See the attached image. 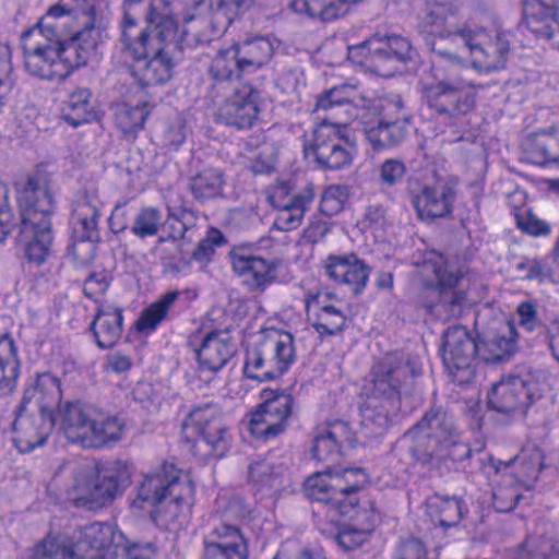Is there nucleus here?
Returning a JSON list of instances; mask_svg holds the SVG:
<instances>
[{
    "mask_svg": "<svg viewBox=\"0 0 559 559\" xmlns=\"http://www.w3.org/2000/svg\"><path fill=\"white\" fill-rule=\"evenodd\" d=\"M120 41L133 59L132 74L142 86L164 84L185 53L174 44L176 20L168 0H123Z\"/></svg>",
    "mask_w": 559,
    "mask_h": 559,
    "instance_id": "obj_1",
    "label": "nucleus"
},
{
    "mask_svg": "<svg viewBox=\"0 0 559 559\" xmlns=\"http://www.w3.org/2000/svg\"><path fill=\"white\" fill-rule=\"evenodd\" d=\"M423 366L415 356L386 354L374 367L372 386L359 406L360 424L370 437L383 433L395 420L402 397L412 395Z\"/></svg>",
    "mask_w": 559,
    "mask_h": 559,
    "instance_id": "obj_2",
    "label": "nucleus"
},
{
    "mask_svg": "<svg viewBox=\"0 0 559 559\" xmlns=\"http://www.w3.org/2000/svg\"><path fill=\"white\" fill-rule=\"evenodd\" d=\"M396 449L406 453L415 466L427 471L449 468L448 462L463 463L472 454L454 415L437 405L399 439Z\"/></svg>",
    "mask_w": 559,
    "mask_h": 559,
    "instance_id": "obj_3",
    "label": "nucleus"
},
{
    "mask_svg": "<svg viewBox=\"0 0 559 559\" xmlns=\"http://www.w3.org/2000/svg\"><path fill=\"white\" fill-rule=\"evenodd\" d=\"M154 554L152 544H130L116 526L93 523L81 531L75 546L67 537L48 536L31 559H152Z\"/></svg>",
    "mask_w": 559,
    "mask_h": 559,
    "instance_id": "obj_4",
    "label": "nucleus"
},
{
    "mask_svg": "<svg viewBox=\"0 0 559 559\" xmlns=\"http://www.w3.org/2000/svg\"><path fill=\"white\" fill-rule=\"evenodd\" d=\"M21 222L16 241L29 263L41 265L51 254L53 240L51 216L55 205L43 178L28 177L17 190Z\"/></svg>",
    "mask_w": 559,
    "mask_h": 559,
    "instance_id": "obj_5",
    "label": "nucleus"
},
{
    "mask_svg": "<svg viewBox=\"0 0 559 559\" xmlns=\"http://www.w3.org/2000/svg\"><path fill=\"white\" fill-rule=\"evenodd\" d=\"M421 282L417 305L441 320L457 318L463 312L466 293L460 287L463 274L449 267L444 257L428 251L414 262Z\"/></svg>",
    "mask_w": 559,
    "mask_h": 559,
    "instance_id": "obj_6",
    "label": "nucleus"
},
{
    "mask_svg": "<svg viewBox=\"0 0 559 559\" xmlns=\"http://www.w3.org/2000/svg\"><path fill=\"white\" fill-rule=\"evenodd\" d=\"M366 483L367 474L360 467L328 468L310 475L302 485V492L309 500L326 508L330 521L335 522L355 511Z\"/></svg>",
    "mask_w": 559,
    "mask_h": 559,
    "instance_id": "obj_7",
    "label": "nucleus"
},
{
    "mask_svg": "<svg viewBox=\"0 0 559 559\" xmlns=\"http://www.w3.org/2000/svg\"><path fill=\"white\" fill-rule=\"evenodd\" d=\"M129 478L128 465L122 461L84 465L73 476L68 499L87 511L103 509L122 496Z\"/></svg>",
    "mask_w": 559,
    "mask_h": 559,
    "instance_id": "obj_8",
    "label": "nucleus"
},
{
    "mask_svg": "<svg viewBox=\"0 0 559 559\" xmlns=\"http://www.w3.org/2000/svg\"><path fill=\"white\" fill-rule=\"evenodd\" d=\"M295 361L294 335L272 330L246 349L243 374L259 382L272 381L286 373Z\"/></svg>",
    "mask_w": 559,
    "mask_h": 559,
    "instance_id": "obj_9",
    "label": "nucleus"
},
{
    "mask_svg": "<svg viewBox=\"0 0 559 559\" xmlns=\"http://www.w3.org/2000/svg\"><path fill=\"white\" fill-rule=\"evenodd\" d=\"M99 205L100 201L95 189L79 192L72 203L68 253L80 266L87 265L94 260L97 243L100 241Z\"/></svg>",
    "mask_w": 559,
    "mask_h": 559,
    "instance_id": "obj_10",
    "label": "nucleus"
},
{
    "mask_svg": "<svg viewBox=\"0 0 559 559\" xmlns=\"http://www.w3.org/2000/svg\"><path fill=\"white\" fill-rule=\"evenodd\" d=\"M414 55L411 41L400 35L376 34L347 48L349 61L383 78L392 76L397 70V64L406 63Z\"/></svg>",
    "mask_w": 559,
    "mask_h": 559,
    "instance_id": "obj_11",
    "label": "nucleus"
},
{
    "mask_svg": "<svg viewBox=\"0 0 559 559\" xmlns=\"http://www.w3.org/2000/svg\"><path fill=\"white\" fill-rule=\"evenodd\" d=\"M192 488L189 481L181 477V471L175 464L164 462L157 469L147 474L138 487L136 498L133 506L140 509L145 506L154 507L166 500H169V518L163 519V524L176 523L181 513L173 512V509H179L186 501L187 496L191 495Z\"/></svg>",
    "mask_w": 559,
    "mask_h": 559,
    "instance_id": "obj_12",
    "label": "nucleus"
},
{
    "mask_svg": "<svg viewBox=\"0 0 559 559\" xmlns=\"http://www.w3.org/2000/svg\"><path fill=\"white\" fill-rule=\"evenodd\" d=\"M99 26L96 8L90 0H60L51 5L37 24L25 32L23 38L34 35L44 36L46 41L53 43L66 38L75 31H87Z\"/></svg>",
    "mask_w": 559,
    "mask_h": 559,
    "instance_id": "obj_13",
    "label": "nucleus"
},
{
    "mask_svg": "<svg viewBox=\"0 0 559 559\" xmlns=\"http://www.w3.org/2000/svg\"><path fill=\"white\" fill-rule=\"evenodd\" d=\"M346 124L323 119L304 142V156L321 169L337 170L352 164L354 145L344 134Z\"/></svg>",
    "mask_w": 559,
    "mask_h": 559,
    "instance_id": "obj_14",
    "label": "nucleus"
},
{
    "mask_svg": "<svg viewBox=\"0 0 559 559\" xmlns=\"http://www.w3.org/2000/svg\"><path fill=\"white\" fill-rule=\"evenodd\" d=\"M181 431L194 447L205 445V454L223 457L229 450V432L215 403L194 406L182 423Z\"/></svg>",
    "mask_w": 559,
    "mask_h": 559,
    "instance_id": "obj_15",
    "label": "nucleus"
},
{
    "mask_svg": "<svg viewBox=\"0 0 559 559\" xmlns=\"http://www.w3.org/2000/svg\"><path fill=\"white\" fill-rule=\"evenodd\" d=\"M261 396L263 402L251 413L248 429L255 439L270 441L286 431L295 399L278 390H263Z\"/></svg>",
    "mask_w": 559,
    "mask_h": 559,
    "instance_id": "obj_16",
    "label": "nucleus"
},
{
    "mask_svg": "<svg viewBox=\"0 0 559 559\" xmlns=\"http://www.w3.org/2000/svg\"><path fill=\"white\" fill-rule=\"evenodd\" d=\"M421 96L429 109L451 122L468 115L476 104L475 94L448 75L436 82L421 84Z\"/></svg>",
    "mask_w": 559,
    "mask_h": 559,
    "instance_id": "obj_17",
    "label": "nucleus"
},
{
    "mask_svg": "<svg viewBox=\"0 0 559 559\" xmlns=\"http://www.w3.org/2000/svg\"><path fill=\"white\" fill-rule=\"evenodd\" d=\"M441 356L453 382L466 385L474 380L478 346L465 328L452 326L444 332Z\"/></svg>",
    "mask_w": 559,
    "mask_h": 559,
    "instance_id": "obj_18",
    "label": "nucleus"
},
{
    "mask_svg": "<svg viewBox=\"0 0 559 559\" xmlns=\"http://www.w3.org/2000/svg\"><path fill=\"white\" fill-rule=\"evenodd\" d=\"M536 383L531 379L511 376L493 384L488 393L491 411L507 417V421L518 415H525L536 399Z\"/></svg>",
    "mask_w": 559,
    "mask_h": 559,
    "instance_id": "obj_19",
    "label": "nucleus"
},
{
    "mask_svg": "<svg viewBox=\"0 0 559 559\" xmlns=\"http://www.w3.org/2000/svg\"><path fill=\"white\" fill-rule=\"evenodd\" d=\"M462 40L469 49L475 68L492 72L506 67L510 52L508 33L496 29L493 34H489L486 29L469 24L468 37H463Z\"/></svg>",
    "mask_w": 559,
    "mask_h": 559,
    "instance_id": "obj_20",
    "label": "nucleus"
},
{
    "mask_svg": "<svg viewBox=\"0 0 559 559\" xmlns=\"http://www.w3.org/2000/svg\"><path fill=\"white\" fill-rule=\"evenodd\" d=\"M260 93L250 85L234 87L213 102L217 105V121L239 130L252 128L260 114Z\"/></svg>",
    "mask_w": 559,
    "mask_h": 559,
    "instance_id": "obj_21",
    "label": "nucleus"
},
{
    "mask_svg": "<svg viewBox=\"0 0 559 559\" xmlns=\"http://www.w3.org/2000/svg\"><path fill=\"white\" fill-rule=\"evenodd\" d=\"M231 267L242 278V284L253 293H263L277 281L281 260L264 259L250 252L245 246L234 247L229 253Z\"/></svg>",
    "mask_w": 559,
    "mask_h": 559,
    "instance_id": "obj_22",
    "label": "nucleus"
},
{
    "mask_svg": "<svg viewBox=\"0 0 559 559\" xmlns=\"http://www.w3.org/2000/svg\"><path fill=\"white\" fill-rule=\"evenodd\" d=\"M56 424L53 413L37 409L27 412V405L19 404L12 423L13 443L21 453H29L46 443Z\"/></svg>",
    "mask_w": 559,
    "mask_h": 559,
    "instance_id": "obj_23",
    "label": "nucleus"
},
{
    "mask_svg": "<svg viewBox=\"0 0 559 559\" xmlns=\"http://www.w3.org/2000/svg\"><path fill=\"white\" fill-rule=\"evenodd\" d=\"M457 7L452 3H429L418 15L417 31L426 43L436 38L454 40L456 37H468L469 23L454 25L451 22L457 14Z\"/></svg>",
    "mask_w": 559,
    "mask_h": 559,
    "instance_id": "obj_24",
    "label": "nucleus"
},
{
    "mask_svg": "<svg viewBox=\"0 0 559 559\" xmlns=\"http://www.w3.org/2000/svg\"><path fill=\"white\" fill-rule=\"evenodd\" d=\"M406 192L413 207L421 221L430 222L451 215L456 190L449 182H437L424 186L420 190L413 188L409 182Z\"/></svg>",
    "mask_w": 559,
    "mask_h": 559,
    "instance_id": "obj_25",
    "label": "nucleus"
},
{
    "mask_svg": "<svg viewBox=\"0 0 559 559\" xmlns=\"http://www.w3.org/2000/svg\"><path fill=\"white\" fill-rule=\"evenodd\" d=\"M102 35L100 26L87 31H75L66 38L52 43L58 53V62L67 78L76 69L86 66L95 51Z\"/></svg>",
    "mask_w": 559,
    "mask_h": 559,
    "instance_id": "obj_26",
    "label": "nucleus"
},
{
    "mask_svg": "<svg viewBox=\"0 0 559 559\" xmlns=\"http://www.w3.org/2000/svg\"><path fill=\"white\" fill-rule=\"evenodd\" d=\"M247 542L239 527L219 523L203 538V559H248Z\"/></svg>",
    "mask_w": 559,
    "mask_h": 559,
    "instance_id": "obj_27",
    "label": "nucleus"
},
{
    "mask_svg": "<svg viewBox=\"0 0 559 559\" xmlns=\"http://www.w3.org/2000/svg\"><path fill=\"white\" fill-rule=\"evenodd\" d=\"M325 273L337 284L344 285L355 296H360L369 281L371 267L355 253L329 255Z\"/></svg>",
    "mask_w": 559,
    "mask_h": 559,
    "instance_id": "obj_28",
    "label": "nucleus"
},
{
    "mask_svg": "<svg viewBox=\"0 0 559 559\" xmlns=\"http://www.w3.org/2000/svg\"><path fill=\"white\" fill-rule=\"evenodd\" d=\"M225 33L215 25L214 17L206 9L197 7V12L187 15L179 28L176 23V37L171 38L174 44L185 53L186 49H194L198 46L210 44L215 34Z\"/></svg>",
    "mask_w": 559,
    "mask_h": 559,
    "instance_id": "obj_29",
    "label": "nucleus"
},
{
    "mask_svg": "<svg viewBox=\"0 0 559 559\" xmlns=\"http://www.w3.org/2000/svg\"><path fill=\"white\" fill-rule=\"evenodd\" d=\"M206 74L210 80V97L215 102L221 94H226L227 90L235 87L243 73L236 58L231 46L219 49L210 60L206 68Z\"/></svg>",
    "mask_w": 559,
    "mask_h": 559,
    "instance_id": "obj_30",
    "label": "nucleus"
},
{
    "mask_svg": "<svg viewBox=\"0 0 559 559\" xmlns=\"http://www.w3.org/2000/svg\"><path fill=\"white\" fill-rule=\"evenodd\" d=\"M23 40V48L25 55V69L35 78L46 81H61L67 79V73L60 69L58 62V53L52 46V43H37L35 46H29L27 39Z\"/></svg>",
    "mask_w": 559,
    "mask_h": 559,
    "instance_id": "obj_31",
    "label": "nucleus"
},
{
    "mask_svg": "<svg viewBox=\"0 0 559 559\" xmlns=\"http://www.w3.org/2000/svg\"><path fill=\"white\" fill-rule=\"evenodd\" d=\"M523 15L527 28L537 37L552 41L559 50V8L544 0H523Z\"/></svg>",
    "mask_w": 559,
    "mask_h": 559,
    "instance_id": "obj_32",
    "label": "nucleus"
},
{
    "mask_svg": "<svg viewBox=\"0 0 559 559\" xmlns=\"http://www.w3.org/2000/svg\"><path fill=\"white\" fill-rule=\"evenodd\" d=\"M353 440V433L347 423L336 420L320 430L313 439L312 457L319 462L334 463L342 455V447Z\"/></svg>",
    "mask_w": 559,
    "mask_h": 559,
    "instance_id": "obj_33",
    "label": "nucleus"
},
{
    "mask_svg": "<svg viewBox=\"0 0 559 559\" xmlns=\"http://www.w3.org/2000/svg\"><path fill=\"white\" fill-rule=\"evenodd\" d=\"M243 75L252 74L267 66L275 47L270 37L255 36L231 45Z\"/></svg>",
    "mask_w": 559,
    "mask_h": 559,
    "instance_id": "obj_34",
    "label": "nucleus"
},
{
    "mask_svg": "<svg viewBox=\"0 0 559 559\" xmlns=\"http://www.w3.org/2000/svg\"><path fill=\"white\" fill-rule=\"evenodd\" d=\"M62 399L61 381L49 371L38 372L24 390L21 404L35 401L37 409L53 413Z\"/></svg>",
    "mask_w": 559,
    "mask_h": 559,
    "instance_id": "obj_35",
    "label": "nucleus"
},
{
    "mask_svg": "<svg viewBox=\"0 0 559 559\" xmlns=\"http://www.w3.org/2000/svg\"><path fill=\"white\" fill-rule=\"evenodd\" d=\"M409 120L408 115L393 118L384 114L376 126L365 128V138L374 150L397 146L406 139Z\"/></svg>",
    "mask_w": 559,
    "mask_h": 559,
    "instance_id": "obj_36",
    "label": "nucleus"
},
{
    "mask_svg": "<svg viewBox=\"0 0 559 559\" xmlns=\"http://www.w3.org/2000/svg\"><path fill=\"white\" fill-rule=\"evenodd\" d=\"M56 421L59 420L66 436L71 441L86 440L87 428L92 417L96 415V407L81 402L59 403Z\"/></svg>",
    "mask_w": 559,
    "mask_h": 559,
    "instance_id": "obj_37",
    "label": "nucleus"
},
{
    "mask_svg": "<svg viewBox=\"0 0 559 559\" xmlns=\"http://www.w3.org/2000/svg\"><path fill=\"white\" fill-rule=\"evenodd\" d=\"M305 302L307 316L320 335L333 336L344 330L345 314L335 306L324 304L320 294L309 295Z\"/></svg>",
    "mask_w": 559,
    "mask_h": 559,
    "instance_id": "obj_38",
    "label": "nucleus"
},
{
    "mask_svg": "<svg viewBox=\"0 0 559 559\" xmlns=\"http://www.w3.org/2000/svg\"><path fill=\"white\" fill-rule=\"evenodd\" d=\"M124 423L116 415H105L96 407V415L92 417L83 445L102 448L116 443L122 439Z\"/></svg>",
    "mask_w": 559,
    "mask_h": 559,
    "instance_id": "obj_39",
    "label": "nucleus"
},
{
    "mask_svg": "<svg viewBox=\"0 0 559 559\" xmlns=\"http://www.w3.org/2000/svg\"><path fill=\"white\" fill-rule=\"evenodd\" d=\"M476 341L478 358L487 364L509 360L516 350L515 331L511 325L506 326V332L487 333Z\"/></svg>",
    "mask_w": 559,
    "mask_h": 559,
    "instance_id": "obj_40",
    "label": "nucleus"
},
{
    "mask_svg": "<svg viewBox=\"0 0 559 559\" xmlns=\"http://www.w3.org/2000/svg\"><path fill=\"white\" fill-rule=\"evenodd\" d=\"M123 316L120 308H98L90 330L93 333L96 345L99 348H111L122 334Z\"/></svg>",
    "mask_w": 559,
    "mask_h": 559,
    "instance_id": "obj_41",
    "label": "nucleus"
},
{
    "mask_svg": "<svg viewBox=\"0 0 559 559\" xmlns=\"http://www.w3.org/2000/svg\"><path fill=\"white\" fill-rule=\"evenodd\" d=\"M62 119L71 127L90 123L98 118L96 100L87 87H79L69 94L61 110Z\"/></svg>",
    "mask_w": 559,
    "mask_h": 559,
    "instance_id": "obj_42",
    "label": "nucleus"
},
{
    "mask_svg": "<svg viewBox=\"0 0 559 559\" xmlns=\"http://www.w3.org/2000/svg\"><path fill=\"white\" fill-rule=\"evenodd\" d=\"M235 354L234 344L217 332L209 333L197 349V358L203 369L221 370Z\"/></svg>",
    "mask_w": 559,
    "mask_h": 559,
    "instance_id": "obj_43",
    "label": "nucleus"
},
{
    "mask_svg": "<svg viewBox=\"0 0 559 559\" xmlns=\"http://www.w3.org/2000/svg\"><path fill=\"white\" fill-rule=\"evenodd\" d=\"M226 182L221 169L206 167L189 178L188 189L195 202L205 204L223 197Z\"/></svg>",
    "mask_w": 559,
    "mask_h": 559,
    "instance_id": "obj_44",
    "label": "nucleus"
},
{
    "mask_svg": "<svg viewBox=\"0 0 559 559\" xmlns=\"http://www.w3.org/2000/svg\"><path fill=\"white\" fill-rule=\"evenodd\" d=\"M526 159L535 165L559 166V134L555 132H537L524 142Z\"/></svg>",
    "mask_w": 559,
    "mask_h": 559,
    "instance_id": "obj_45",
    "label": "nucleus"
},
{
    "mask_svg": "<svg viewBox=\"0 0 559 559\" xmlns=\"http://www.w3.org/2000/svg\"><path fill=\"white\" fill-rule=\"evenodd\" d=\"M312 201L313 194L310 191L296 194L286 202L273 201V206L277 209L275 227L283 231L298 228Z\"/></svg>",
    "mask_w": 559,
    "mask_h": 559,
    "instance_id": "obj_46",
    "label": "nucleus"
},
{
    "mask_svg": "<svg viewBox=\"0 0 559 559\" xmlns=\"http://www.w3.org/2000/svg\"><path fill=\"white\" fill-rule=\"evenodd\" d=\"M20 374L19 349L9 333L0 336V396L10 394Z\"/></svg>",
    "mask_w": 559,
    "mask_h": 559,
    "instance_id": "obj_47",
    "label": "nucleus"
},
{
    "mask_svg": "<svg viewBox=\"0 0 559 559\" xmlns=\"http://www.w3.org/2000/svg\"><path fill=\"white\" fill-rule=\"evenodd\" d=\"M361 0H293L292 9L299 14L330 22L345 15L350 4Z\"/></svg>",
    "mask_w": 559,
    "mask_h": 559,
    "instance_id": "obj_48",
    "label": "nucleus"
},
{
    "mask_svg": "<svg viewBox=\"0 0 559 559\" xmlns=\"http://www.w3.org/2000/svg\"><path fill=\"white\" fill-rule=\"evenodd\" d=\"M153 107L148 102H141L135 106L117 104L114 112L116 126L124 136L134 138L144 128Z\"/></svg>",
    "mask_w": 559,
    "mask_h": 559,
    "instance_id": "obj_49",
    "label": "nucleus"
},
{
    "mask_svg": "<svg viewBox=\"0 0 559 559\" xmlns=\"http://www.w3.org/2000/svg\"><path fill=\"white\" fill-rule=\"evenodd\" d=\"M513 559H559V540L545 534H530L518 545Z\"/></svg>",
    "mask_w": 559,
    "mask_h": 559,
    "instance_id": "obj_50",
    "label": "nucleus"
},
{
    "mask_svg": "<svg viewBox=\"0 0 559 559\" xmlns=\"http://www.w3.org/2000/svg\"><path fill=\"white\" fill-rule=\"evenodd\" d=\"M253 0H201L200 9H206L215 20V25L224 32L230 24L249 10Z\"/></svg>",
    "mask_w": 559,
    "mask_h": 559,
    "instance_id": "obj_51",
    "label": "nucleus"
},
{
    "mask_svg": "<svg viewBox=\"0 0 559 559\" xmlns=\"http://www.w3.org/2000/svg\"><path fill=\"white\" fill-rule=\"evenodd\" d=\"M178 290L168 292L157 301L144 309L135 322V329L142 334L153 333L158 324L166 318L169 308L179 298Z\"/></svg>",
    "mask_w": 559,
    "mask_h": 559,
    "instance_id": "obj_52",
    "label": "nucleus"
},
{
    "mask_svg": "<svg viewBox=\"0 0 559 559\" xmlns=\"http://www.w3.org/2000/svg\"><path fill=\"white\" fill-rule=\"evenodd\" d=\"M283 471L269 461L254 462L249 465V479L263 495H269L282 487Z\"/></svg>",
    "mask_w": 559,
    "mask_h": 559,
    "instance_id": "obj_53",
    "label": "nucleus"
},
{
    "mask_svg": "<svg viewBox=\"0 0 559 559\" xmlns=\"http://www.w3.org/2000/svg\"><path fill=\"white\" fill-rule=\"evenodd\" d=\"M188 133L186 119L180 114H176L164 121L158 138L163 146L177 151L186 142Z\"/></svg>",
    "mask_w": 559,
    "mask_h": 559,
    "instance_id": "obj_54",
    "label": "nucleus"
},
{
    "mask_svg": "<svg viewBox=\"0 0 559 559\" xmlns=\"http://www.w3.org/2000/svg\"><path fill=\"white\" fill-rule=\"evenodd\" d=\"M405 163L397 158H388L382 162L377 170V181L382 192H390L400 185L406 176Z\"/></svg>",
    "mask_w": 559,
    "mask_h": 559,
    "instance_id": "obj_55",
    "label": "nucleus"
},
{
    "mask_svg": "<svg viewBox=\"0 0 559 559\" xmlns=\"http://www.w3.org/2000/svg\"><path fill=\"white\" fill-rule=\"evenodd\" d=\"M436 510L438 521L442 527H453L463 516V501L457 497H437L431 506Z\"/></svg>",
    "mask_w": 559,
    "mask_h": 559,
    "instance_id": "obj_56",
    "label": "nucleus"
},
{
    "mask_svg": "<svg viewBox=\"0 0 559 559\" xmlns=\"http://www.w3.org/2000/svg\"><path fill=\"white\" fill-rule=\"evenodd\" d=\"M167 216L181 225L179 229L171 227L173 231L169 234V238L177 240L185 238L186 234L195 226L199 213L182 202L179 205L168 204Z\"/></svg>",
    "mask_w": 559,
    "mask_h": 559,
    "instance_id": "obj_57",
    "label": "nucleus"
},
{
    "mask_svg": "<svg viewBox=\"0 0 559 559\" xmlns=\"http://www.w3.org/2000/svg\"><path fill=\"white\" fill-rule=\"evenodd\" d=\"M162 212L156 207L142 209L134 218L132 233L141 239L157 235L162 225Z\"/></svg>",
    "mask_w": 559,
    "mask_h": 559,
    "instance_id": "obj_58",
    "label": "nucleus"
},
{
    "mask_svg": "<svg viewBox=\"0 0 559 559\" xmlns=\"http://www.w3.org/2000/svg\"><path fill=\"white\" fill-rule=\"evenodd\" d=\"M356 94V87L352 84H341L324 91L317 99L318 110H329L337 106L352 103Z\"/></svg>",
    "mask_w": 559,
    "mask_h": 559,
    "instance_id": "obj_59",
    "label": "nucleus"
},
{
    "mask_svg": "<svg viewBox=\"0 0 559 559\" xmlns=\"http://www.w3.org/2000/svg\"><path fill=\"white\" fill-rule=\"evenodd\" d=\"M226 242L225 236L217 228H210L192 252V259L201 265H206L215 253V248Z\"/></svg>",
    "mask_w": 559,
    "mask_h": 559,
    "instance_id": "obj_60",
    "label": "nucleus"
},
{
    "mask_svg": "<svg viewBox=\"0 0 559 559\" xmlns=\"http://www.w3.org/2000/svg\"><path fill=\"white\" fill-rule=\"evenodd\" d=\"M516 270L525 271L524 278L530 281H555V272L544 262L536 259H525L516 264Z\"/></svg>",
    "mask_w": 559,
    "mask_h": 559,
    "instance_id": "obj_61",
    "label": "nucleus"
},
{
    "mask_svg": "<svg viewBox=\"0 0 559 559\" xmlns=\"http://www.w3.org/2000/svg\"><path fill=\"white\" fill-rule=\"evenodd\" d=\"M426 44L436 57V59L432 61V70L435 71L436 81L442 79L443 75H447V73L440 74V72L444 71L447 64L451 66L452 68L462 66V60L457 55L443 49H438L436 39ZM448 76L451 78L449 74Z\"/></svg>",
    "mask_w": 559,
    "mask_h": 559,
    "instance_id": "obj_62",
    "label": "nucleus"
},
{
    "mask_svg": "<svg viewBox=\"0 0 559 559\" xmlns=\"http://www.w3.org/2000/svg\"><path fill=\"white\" fill-rule=\"evenodd\" d=\"M111 282V276L106 271L92 272L84 281L83 293L93 300H97L103 296Z\"/></svg>",
    "mask_w": 559,
    "mask_h": 559,
    "instance_id": "obj_63",
    "label": "nucleus"
},
{
    "mask_svg": "<svg viewBox=\"0 0 559 559\" xmlns=\"http://www.w3.org/2000/svg\"><path fill=\"white\" fill-rule=\"evenodd\" d=\"M393 559H428L427 548L420 539L412 537L397 545Z\"/></svg>",
    "mask_w": 559,
    "mask_h": 559,
    "instance_id": "obj_64",
    "label": "nucleus"
}]
</instances>
